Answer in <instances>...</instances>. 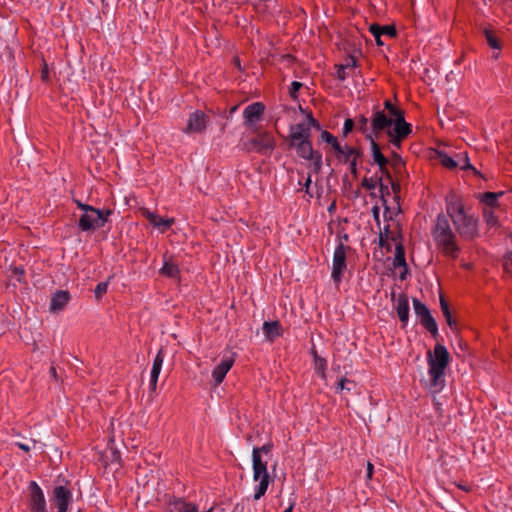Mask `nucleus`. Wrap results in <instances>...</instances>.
Segmentation results:
<instances>
[{"label":"nucleus","instance_id":"16","mask_svg":"<svg viewBox=\"0 0 512 512\" xmlns=\"http://www.w3.org/2000/svg\"><path fill=\"white\" fill-rule=\"evenodd\" d=\"M290 148H294L296 150L297 155L305 160L311 159L318 150H314L312 141L298 140V141H290L288 142Z\"/></svg>","mask_w":512,"mask_h":512},{"label":"nucleus","instance_id":"47","mask_svg":"<svg viewBox=\"0 0 512 512\" xmlns=\"http://www.w3.org/2000/svg\"><path fill=\"white\" fill-rule=\"evenodd\" d=\"M379 185V180L375 181L372 178H364L362 180V186L367 190H374Z\"/></svg>","mask_w":512,"mask_h":512},{"label":"nucleus","instance_id":"45","mask_svg":"<svg viewBox=\"0 0 512 512\" xmlns=\"http://www.w3.org/2000/svg\"><path fill=\"white\" fill-rule=\"evenodd\" d=\"M357 129L360 132L365 133L366 135L368 134L367 133V131H368V119L365 116L362 115L358 119V121H357Z\"/></svg>","mask_w":512,"mask_h":512},{"label":"nucleus","instance_id":"26","mask_svg":"<svg viewBox=\"0 0 512 512\" xmlns=\"http://www.w3.org/2000/svg\"><path fill=\"white\" fill-rule=\"evenodd\" d=\"M440 307H441L443 316L445 317V320H446L448 326L450 327V329L456 330L457 329L456 320L452 317L449 304L442 296L440 297Z\"/></svg>","mask_w":512,"mask_h":512},{"label":"nucleus","instance_id":"60","mask_svg":"<svg viewBox=\"0 0 512 512\" xmlns=\"http://www.w3.org/2000/svg\"><path fill=\"white\" fill-rule=\"evenodd\" d=\"M335 67L337 69V73H336L337 79L340 81H344L347 78V74L345 72L346 68L341 64H338Z\"/></svg>","mask_w":512,"mask_h":512},{"label":"nucleus","instance_id":"46","mask_svg":"<svg viewBox=\"0 0 512 512\" xmlns=\"http://www.w3.org/2000/svg\"><path fill=\"white\" fill-rule=\"evenodd\" d=\"M389 233V225L384 227V233H380L379 235V244L381 247H387V249H390V245L387 242V234Z\"/></svg>","mask_w":512,"mask_h":512},{"label":"nucleus","instance_id":"63","mask_svg":"<svg viewBox=\"0 0 512 512\" xmlns=\"http://www.w3.org/2000/svg\"><path fill=\"white\" fill-rule=\"evenodd\" d=\"M344 154H341V159H338L340 162L347 164L349 161H351V154L348 153V145H344Z\"/></svg>","mask_w":512,"mask_h":512},{"label":"nucleus","instance_id":"24","mask_svg":"<svg viewBox=\"0 0 512 512\" xmlns=\"http://www.w3.org/2000/svg\"><path fill=\"white\" fill-rule=\"evenodd\" d=\"M160 273L172 279H179L180 277V269L178 265L172 261L171 258L165 260Z\"/></svg>","mask_w":512,"mask_h":512},{"label":"nucleus","instance_id":"17","mask_svg":"<svg viewBox=\"0 0 512 512\" xmlns=\"http://www.w3.org/2000/svg\"><path fill=\"white\" fill-rule=\"evenodd\" d=\"M165 357V352L163 348H161L156 354L150 375L149 389L151 392H154L157 387L158 377L162 369L163 361Z\"/></svg>","mask_w":512,"mask_h":512},{"label":"nucleus","instance_id":"20","mask_svg":"<svg viewBox=\"0 0 512 512\" xmlns=\"http://www.w3.org/2000/svg\"><path fill=\"white\" fill-rule=\"evenodd\" d=\"M71 295L68 291L58 290L56 291L50 301V310L52 312H58L64 309L69 303Z\"/></svg>","mask_w":512,"mask_h":512},{"label":"nucleus","instance_id":"53","mask_svg":"<svg viewBox=\"0 0 512 512\" xmlns=\"http://www.w3.org/2000/svg\"><path fill=\"white\" fill-rule=\"evenodd\" d=\"M330 146L333 149V151L335 152L337 158L341 159V154H344V149H343L344 146H342L339 143L338 139H336L335 142H333Z\"/></svg>","mask_w":512,"mask_h":512},{"label":"nucleus","instance_id":"52","mask_svg":"<svg viewBox=\"0 0 512 512\" xmlns=\"http://www.w3.org/2000/svg\"><path fill=\"white\" fill-rule=\"evenodd\" d=\"M330 146L333 149V151L335 152L337 158L341 159V154H344V149H343L344 146H342L339 143L338 139H336L335 142H333Z\"/></svg>","mask_w":512,"mask_h":512},{"label":"nucleus","instance_id":"49","mask_svg":"<svg viewBox=\"0 0 512 512\" xmlns=\"http://www.w3.org/2000/svg\"><path fill=\"white\" fill-rule=\"evenodd\" d=\"M330 146L333 149V151L335 152L337 158L341 159V154H344V149H343L344 146H342L339 143L338 139H336L335 142H333Z\"/></svg>","mask_w":512,"mask_h":512},{"label":"nucleus","instance_id":"51","mask_svg":"<svg viewBox=\"0 0 512 512\" xmlns=\"http://www.w3.org/2000/svg\"><path fill=\"white\" fill-rule=\"evenodd\" d=\"M330 146L333 149V151L335 152L337 158L341 159V154H344V149H343L344 146H342L339 143L338 139H336L335 142H333Z\"/></svg>","mask_w":512,"mask_h":512},{"label":"nucleus","instance_id":"58","mask_svg":"<svg viewBox=\"0 0 512 512\" xmlns=\"http://www.w3.org/2000/svg\"><path fill=\"white\" fill-rule=\"evenodd\" d=\"M272 448H273V444L271 442H268L261 447H254L253 450H257L258 454L262 456V453H265V454L270 453Z\"/></svg>","mask_w":512,"mask_h":512},{"label":"nucleus","instance_id":"21","mask_svg":"<svg viewBox=\"0 0 512 512\" xmlns=\"http://www.w3.org/2000/svg\"><path fill=\"white\" fill-rule=\"evenodd\" d=\"M396 312L399 320L402 322L403 326L408 323L409 320V300L406 294L402 293L398 296L397 304H396Z\"/></svg>","mask_w":512,"mask_h":512},{"label":"nucleus","instance_id":"40","mask_svg":"<svg viewBox=\"0 0 512 512\" xmlns=\"http://www.w3.org/2000/svg\"><path fill=\"white\" fill-rule=\"evenodd\" d=\"M384 109L388 111V114L393 116V117H396L397 115H400L402 114L404 111L401 110L400 108L396 107L395 105L392 104V102L390 100H385L384 102Z\"/></svg>","mask_w":512,"mask_h":512},{"label":"nucleus","instance_id":"59","mask_svg":"<svg viewBox=\"0 0 512 512\" xmlns=\"http://www.w3.org/2000/svg\"><path fill=\"white\" fill-rule=\"evenodd\" d=\"M346 69L348 68H355L358 66V62H357V59L353 56V55H349L346 60H345V63L342 64Z\"/></svg>","mask_w":512,"mask_h":512},{"label":"nucleus","instance_id":"2","mask_svg":"<svg viewBox=\"0 0 512 512\" xmlns=\"http://www.w3.org/2000/svg\"><path fill=\"white\" fill-rule=\"evenodd\" d=\"M450 361V355L446 347L440 343L434 346V351L428 352V373L430 376L431 385L434 387H443L445 369Z\"/></svg>","mask_w":512,"mask_h":512},{"label":"nucleus","instance_id":"22","mask_svg":"<svg viewBox=\"0 0 512 512\" xmlns=\"http://www.w3.org/2000/svg\"><path fill=\"white\" fill-rule=\"evenodd\" d=\"M366 139H368L370 141V144H371V151H372V157H373V161L379 166V167H382L383 166H387L388 163H389V160L383 155V153L381 152V149H380V146L379 144L375 141L373 135L370 133V134H367L366 135Z\"/></svg>","mask_w":512,"mask_h":512},{"label":"nucleus","instance_id":"13","mask_svg":"<svg viewBox=\"0 0 512 512\" xmlns=\"http://www.w3.org/2000/svg\"><path fill=\"white\" fill-rule=\"evenodd\" d=\"M446 212V216L451 218V220L466 213L461 197L453 191L446 197Z\"/></svg>","mask_w":512,"mask_h":512},{"label":"nucleus","instance_id":"9","mask_svg":"<svg viewBox=\"0 0 512 512\" xmlns=\"http://www.w3.org/2000/svg\"><path fill=\"white\" fill-rule=\"evenodd\" d=\"M28 490V507L30 512H48L43 490L36 481H31L29 483Z\"/></svg>","mask_w":512,"mask_h":512},{"label":"nucleus","instance_id":"50","mask_svg":"<svg viewBox=\"0 0 512 512\" xmlns=\"http://www.w3.org/2000/svg\"><path fill=\"white\" fill-rule=\"evenodd\" d=\"M330 146L333 149V151L335 152L337 158L341 159V154H344V149H343L344 146H342L339 143L338 139H336L335 142H333Z\"/></svg>","mask_w":512,"mask_h":512},{"label":"nucleus","instance_id":"64","mask_svg":"<svg viewBox=\"0 0 512 512\" xmlns=\"http://www.w3.org/2000/svg\"><path fill=\"white\" fill-rule=\"evenodd\" d=\"M348 153L351 154V159H356V161L362 155V152L359 149H357L353 146H349V145H348Z\"/></svg>","mask_w":512,"mask_h":512},{"label":"nucleus","instance_id":"12","mask_svg":"<svg viewBox=\"0 0 512 512\" xmlns=\"http://www.w3.org/2000/svg\"><path fill=\"white\" fill-rule=\"evenodd\" d=\"M208 123V116L200 110H197L190 114L186 128L184 129L185 133H202Z\"/></svg>","mask_w":512,"mask_h":512},{"label":"nucleus","instance_id":"35","mask_svg":"<svg viewBox=\"0 0 512 512\" xmlns=\"http://www.w3.org/2000/svg\"><path fill=\"white\" fill-rule=\"evenodd\" d=\"M355 387H356V384L354 381L349 380L346 377H343L339 380V382L337 384L336 392L339 393V392H342L343 390L351 391Z\"/></svg>","mask_w":512,"mask_h":512},{"label":"nucleus","instance_id":"34","mask_svg":"<svg viewBox=\"0 0 512 512\" xmlns=\"http://www.w3.org/2000/svg\"><path fill=\"white\" fill-rule=\"evenodd\" d=\"M484 36H485V39L488 43V45L492 48V49H498L500 50L501 49V44H500V41L498 40V38L495 36V34L493 33V31L489 30V29H485L484 30Z\"/></svg>","mask_w":512,"mask_h":512},{"label":"nucleus","instance_id":"4","mask_svg":"<svg viewBox=\"0 0 512 512\" xmlns=\"http://www.w3.org/2000/svg\"><path fill=\"white\" fill-rule=\"evenodd\" d=\"M275 146L276 142L274 136L267 131L259 132L255 137L245 143L247 151H254L264 156H270Z\"/></svg>","mask_w":512,"mask_h":512},{"label":"nucleus","instance_id":"38","mask_svg":"<svg viewBox=\"0 0 512 512\" xmlns=\"http://www.w3.org/2000/svg\"><path fill=\"white\" fill-rule=\"evenodd\" d=\"M369 31L374 36L376 44L378 46L384 45V42L382 41V38H381L382 34L379 32L380 31V25L379 24H372V25H370Z\"/></svg>","mask_w":512,"mask_h":512},{"label":"nucleus","instance_id":"18","mask_svg":"<svg viewBox=\"0 0 512 512\" xmlns=\"http://www.w3.org/2000/svg\"><path fill=\"white\" fill-rule=\"evenodd\" d=\"M142 215L152 224L154 227H157L164 232L166 229L170 228L174 223L173 218L164 219L158 214L151 212L148 209L142 210Z\"/></svg>","mask_w":512,"mask_h":512},{"label":"nucleus","instance_id":"30","mask_svg":"<svg viewBox=\"0 0 512 512\" xmlns=\"http://www.w3.org/2000/svg\"><path fill=\"white\" fill-rule=\"evenodd\" d=\"M437 158L439 162L448 169H455L460 165V162H457L456 159L450 157L447 153L443 151L437 152Z\"/></svg>","mask_w":512,"mask_h":512},{"label":"nucleus","instance_id":"7","mask_svg":"<svg viewBox=\"0 0 512 512\" xmlns=\"http://www.w3.org/2000/svg\"><path fill=\"white\" fill-rule=\"evenodd\" d=\"M413 308L420 324L436 338L438 336V325L429 308L417 298L413 299Z\"/></svg>","mask_w":512,"mask_h":512},{"label":"nucleus","instance_id":"14","mask_svg":"<svg viewBox=\"0 0 512 512\" xmlns=\"http://www.w3.org/2000/svg\"><path fill=\"white\" fill-rule=\"evenodd\" d=\"M234 362V354L223 355L220 363L212 371V377L216 385H220L223 382L226 374L232 368Z\"/></svg>","mask_w":512,"mask_h":512},{"label":"nucleus","instance_id":"54","mask_svg":"<svg viewBox=\"0 0 512 512\" xmlns=\"http://www.w3.org/2000/svg\"><path fill=\"white\" fill-rule=\"evenodd\" d=\"M504 268L507 272L512 274V252H507L504 255Z\"/></svg>","mask_w":512,"mask_h":512},{"label":"nucleus","instance_id":"42","mask_svg":"<svg viewBox=\"0 0 512 512\" xmlns=\"http://www.w3.org/2000/svg\"><path fill=\"white\" fill-rule=\"evenodd\" d=\"M379 32L382 34V36L386 35V36H389L391 38H395L397 36L396 28L393 25H384V26L380 25V31Z\"/></svg>","mask_w":512,"mask_h":512},{"label":"nucleus","instance_id":"10","mask_svg":"<svg viewBox=\"0 0 512 512\" xmlns=\"http://www.w3.org/2000/svg\"><path fill=\"white\" fill-rule=\"evenodd\" d=\"M264 112L265 105L262 102L249 104L243 111L244 125L252 128L257 122L261 121Z\"/></svg>","mask_w":512,"mask_h":512},{"label":"nucleus","instance_id":"62","mask_svg":"<svg viewBox=\"0 0 512 512\" xmlns=\"http://www.w3.org/2000/svg\"><path fill=\"white\" fill-rule=\"evenodd\" d=\"M390 138V143L397 149L401 148V143L404 138H398V136L393 134H387Z\"/></svg>","mask_w":512,"mask_h":512},{"label":"nucleus","instance_id":"61","mask_svg":"<svg viewBox=\"0 0 512 512\" xmlns=\"http://www.w3.org/2000/svg\"><path fill=\"white\" fill-rule=\"evenodd\" d=\"M41 80L43 82H48L50 80L49 68L45 61L43 62L42 69H41Z\"/></svg>","mask_w":512,"mask_h":512},{"label":"nucleus","instance_id":"37","mask_svg":"<svg viewBox=\"0 0 512 512\" xmlns=\"http://www.w3.org/2000/svg\"><path fill=\"white\" fill-rule=\"evenodd\" d=\"M311 167L314 173H319L322 169V153L318 151L311 159Z\"/></svg>","mask_w":512,"mask_h":512},{"label":"nucleus","instance_id":"55","mask_svg":"<svg viewBox=\"0 0 512 512\" xmlns=\"http://www.w3.org/2000/svg\"><path fill=\"white\" fill-rule=\"evenodd\" d=\"M302 86H303V84H302V83H300V82H298V81H293V82L291 83V87H290V91H289L290 96H291L292 98H294V99H295V98H297V93H298V91L300 90V88H301Z\"/></svg>","mask_w":512,"mask_h":512},{"label":"nucleus","instance_id":"23","mask_svg":"<svg viewBox=\"0 0 512 512\" xmlns=\"http://www.w3.org/2000/svg\"><path fill=\"white\" fill-rule=\"evenodd\" d=\"M263 333L269 341H274L282 335V327L279 321H265L262 326Z\"/></svg>","mask_w":512,"mask_h":512},{"label":"nucleus","instance_id":"19","mask_svg":"<svg viewBox=\"0 0 512 512\" xmlns=\"http://www.w3.org/2000/svg\"><path fill=\"white\" fill-rule=\"evenodd\" d=\"M253 480L258 481L262 476H269L267 471V462L262 460V456L257 450L252 451Z\"/></svg>","mask_w":512,"mask_h":512},{"label":"nucleus","instance_id":"5","mask_svg":"<svg viewBox=\"0 0 512 512\" xmlns=\"http://www.w3.org/2000/svg\"><path fill=\"white\" fill-rule=\"evenodd\" d=\"M452 222L462 239L470 241L478 236V219L473 215L466 212L457 216Z\"/></svg>","mask_w":512,"mask_h":512},{"label":"nucleus","instance_id":"28","mask_svg":"<svg viewBox=\"0 0 512 512\" xmlns=\"http://www.w3.org/2000/svg\"><path fill=\"white\" fill-rule=\"evenodd\" d=\"M304 129L309 130L306 123L301 122L296 125H292L290 127V134L288 136V142L290 141H298L301 140V138L304 137L302 132H304Z\"/></svg>","mask_w":512,"mask_h":512},{"label":"nucleus","instance_id":"6","mask_svg":"<svg viewBox=\"0 0 512 512\" xmlns=\"http://www.w3.org/2000/svg\"><path fill=\"white\" fill-rule=\"evenodd\" d=\"M349 249V246H346L343 242L339 241L334 250L331 278L336 284H339L342 281L344 272L347 269L346 252Z\"/></svg>","mask_w":512,"mask_h":512},{"label":"nucleus","instance_id":"32","mask_svg":"<svg viewBox=\"0 0 512 512\" xmlns=\"http://www.w3.org/2000/svg\"><path fill=\"white\" fill-rule=\"evenodd\" d=\"M503 195V192H485L481 196L482 202H484L489 207H495L497 205L498 199Z\"/></svg>","mask_w":512,"mask_h":512},{"label":"nucleus","instance_id":"1","mask_svg":"<svg viewBox=\"0 0 512 512\" xmlns=\"http://www.w3.org/2000/svg\"><path fill=\"white\" fill-rule=\"evenodd\" d=\"M432 236L436 245L441 248L445 255L453 259L458 257L460 247L457 245V237L451 229L448 216L443 213L438 214L435 226L432 229Z\"/></svg>","mask_w":512,"mask_h":512},{"label":"nucleus","instance_id":"48","mask_svg":"<svg viewBox=\"0 0 512 512\" xmlns=\"http://www.w3.org/2000/svg\"><path fill=\"white\" fill-rule=\"evenodd\" d=\"M355 127V123L352 119L347 118L343 125V136L346 137Z\"/></svg>","mask_w":512,"mask_h":512},{"label":"nucleus","instance_id":"41","mask_svg":"<svg viewBox=\"0 0 512 512\" xmlns=\"http://www.w3.org/2000/svg\"><path fill=\"white\" fill-rule=\"evenodd\" d=\"M392 166L396 174H401V170L404 166L402 158L397 153H393Z\"/></svg>","mask_w":512,"mask_h":512},{"label":"nucleus","instance_id":"39","mask_svg":"<svg viewBox=\"0 0 512 512\" xmlns=\"http://www.w3.org/2000/svg\"><path fill=\"white\" fill-rule=\"evenodd\" d=\"M483 217H484V220L487 223V225H489L491 227L495 226L498 223L496 215L490 209H484Z\"/></svg>","mask_w":512,"mask_h":512},{"label":"nucleus","instance_id":"36","mask_svg":"<svg viewBox=\"0 0 512 512\" xmlns=\"http://www.w3.org/2000/svg\"><path fill=\"white\" fill-rule=\"evenodd\" d=\"M379 192H380V198L382 200V203L385 207L386 212L389 210V207L387 206V200L386 197L390 195V191L388 188V185L384 184L382 181V178H379Z\"/></svg>","mask_w":512,"mask_h":512},{"label":"nucleus","instance_id":"8","mask_svg":"<svg viewBox=\"0 0 512 512\" xmlns=\"http://www.w3.org/2000/svg\"><path fill=\"white\" fill-rule=\"evenodd\" d=\"M394 117L387 115L384 110H380L378 106L374 107L371 117V134L378 137L382 132L388 133L392 127Z\"/></svg>","mask_w":512,"mask_h":512},{"label":"nucleus","instance_id":"31","mask_svg":"<svg viewBox=\"0 0 512 512\" xmlns=\"http://www.w3.org/2000/svg\"><path fill=\"white\" fill-rule=\"evenodd\" d=\"M269 478V476L260 477L258 480L259 484L255 488L254 500H259L262 496L265 495L270 483Z\"/></svg>","mask_w":512,"mask_h":512},{"label":"nucleus","instance_id":"56","mask_svg":"<svg viewBox=\"0 0 512 512\" xmlns=\"http://www.w3.org/2000/svg\"><path fill=\"white\" fill-rule=\"evenodd\" d=\"M13 275L16 276L18 282H22L25 275V270L22 266H16L12 270Z\"/></svg>","mask_w":512,"mask_h":512},{"label":"nucleus","instance_id":"3","mask_svg":"<svg viewBox=\"0 0 512 512\" xmlns=\"http://www.w3.org/2000/svg\"><path fill=\"white\" fill-rule=\"evenodd\" d=\"M77 207L83 211L80 215L77 226L82 232H92L105 225V219L101 216L100 209L80 200H73Z\"/></svg>","mask_w":512,"mask_h":512},{"label":"nucleus","instance_id":"43","mask_svg":"<svg viewBox=\"0 0 512 512\" xmlns=\"http://www.w3.org/2000/svg\"><path fill=\"white\" fill-rule=\"evenodd\" d=\"M336 139H337V137H335L330 132H328L326 130H321V134L319 137L320 141L325 142L326 144H328L330 146L333 142H335Z\"/></svg>","mask_w":512,"mask_h":512},{"label":"nucleus","instance_id":"29","mask_svg":"<svg viewBox=\"0 0 512 512\" xmlns=\"http://www.w3.org/2000/svg\"><path fill=\"white\" fill-rule=\"evenodd\" d=\"M407 265L406 259H405V249L401 242L396 244L395 247V256L393 259V266L396 267H402Z\"/></svg>","mask_w":512,"mask_h":512},{"label":"nucleus","instance_id":"27","mask_svg":"<svg viewBox=\"0 0 512 512\" xmlns=\"http://www.w3.org/2000/svg\"><path fill=\"white\" fill-rule=\"evenodd\" d=\"M457 162H460V165H458L462 170H471L474 175L483 177L482 174L470 163V159L468 157V154L465 153H458L456 155Z\"/></svg>","mask_w":512,"mask_h":512},{"label":"nucleus","instance_id":"11","mask_svg":"<svg viewBox=\"0 0 512 512\" xmlns=\"http://www.w3.org/2000/svg\"><path fill=\"white\" fill-rule=\"evenodd\" d=\"M52 501L57 507V512H67L72 501V492L65 486H56L53 489Z\"/></svg>","mask_w":512,"mask_h":512},{"label":"nucleus","instance_id":"44","mask_svg":"<svg viewBox=\"0 0 512 512\" xmlns=\"http://www.w3.org/2000/svg\"><path fill=\"white\" fill-rule=\"evenodd\" d=\"M107 289H108V282H100V283H98L96 288H95V290H94L95 297L97 299L102 298V296L107 292Z\"/></svg>","mask_w":512,"mask_h":512},{"label":"nucleus","instance_id":"57","mask_svg":"<svg viewBox=\"0 0 512 512\" xmlns=\"http://www.w3.org/2000/svg\"><path fill=\"white\" fill-rule=\"evenodd\" d=\"M389 182L391 184V189H392V192L394 194V199L399 201V193H400V190H401L399 182L394 181L393 179H391Z\"/></svg>","mask_w":512,"mask_h":512},{"label":"nucleus","instance_id":"15","mask_svg":"<svg viewBox=\"0 0 512 512\" xmlns=\"http://www.w3.org/2000/svg\"><path fill=\"white\" fill-rule=\"evenodd\" d=\"M411 132L412 126L405 121L403 112L402 114L394 117L392 127L389 129L387 134H393L398 136V138L406 139Z\"/></svg>","mask_w":512,"mask_h":512},{"label":"nucleus","instance_id":"25","mask_svg":"<svg viewBox=\"0 0 512 512\" xmlns=\"http://www.w3.org/2000/svg\"><path fill=\"white\" fill-rule=\"evenodd\" d=\"M173 509L172 512H199L198 507L190 502L178 498L171 503Z\"/></svg>","mask_w":512,"mask_h":512},{"label":"nucleus","instance_id":"33","mask_svg":"<svg viewBox=\"0 0 512 512\" xmlns=\"http://www.w3.org/2000/svg\"><path fill=\"white\" fill-rule=\"evenodd\" d=\"M314 369H315V372L322 379H326L327 361L325 358H323L321 356H316V359L314 360Z\"/></svg>","mask_w":512,"mask_h":512}]
</instances>
